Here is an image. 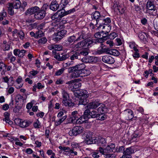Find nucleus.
I'll use <instances>...</instances> for the list:
<instances>
[{
  "mask_svg": "<svg viewBox=\"0 0 158 158\" xmlns=\"http://www.w3.org/2000/svg\"><path fill=\"white\" fill-rule=\"evenodd\" d=\"M85 65L82 63L70 67L68 69L69 73H72L71 77L73 78L87 76L90 74L89 70L85 69Z\"/></svg>",
  "mask_w": 158,
  "mask_h": 158,
  "instance_id": "f257e3e1",
  "label": "nucleus"
},
{
  "mask_svg": "<svg viewBox=\"0 0 158 158\" xmlns=\"http://www.w3.org/2000/svg\"><path fill=\"white\" fill-rule=\"evenodd\" d=\"M115 145L114 143H111L108 145L105 149L101 147H99L98 149L100 152L104 155L106 158H116L114 154H111L113 152L116 151L115 149Z\"/></svg>",
  "mask_w": 158,
  "mask_h": 158,
  "instance_id": "f03ea898",
  "label": "nucleus"
},
{
  "mask_svg": "<svg viewBox=\"0 0 158 158\" xmlns=\"http://www.w3.org/2000/svg\"><path fill=\"white\" fill-rule=\"evenodd\" d=\"M156 1L154 0H148L146 5V13L151 16L155 17L157 15V11L155 5Z\"/></svg>",
  "mask_w": 158,
  "mask_h": 158,
  "instance_id": "7ed1b4c3",
  "label": "nucleus"
},
{
  "mask_svg": "<svg viewBox=\"0 0 158 158\" xmlns=\"http://www.w3.org/2000/svg\"><path fill=\"white\" fill-rule=\"evenodd\" d=\"M92 42L90 41L89 39H87L85 40H83L75 44V47L76 48H81L87 49L91 47Z\"/></svg>",
  "mask_w": 158,
  "mask_h": 158,
  "instance_id": "20e7f679",
  "label": "nucleus"
},
{
  "mask_svg": "<svg viewBox=\"0 0 158 158\" xmlns=\"http://www.w3.org/2000/svg\"><path fill=\"white\" fill-rule=\"evenodd\" d=\"M83 131V127L80 126H77L70 130L69 132V134L71 136H77L82 133Z\"/></svg>",
  "mask_w": 158,
  "mask_h": 158,
  "instance_id": "39448f33",
  "label": "nucleus"
},
{
  "mask_svg": "<svg viewBox=\"0 0 158 158\" xmlns=\"http://www.w3.org/2000/svg\"><path fill=\"white\" fill-rule=\"evenodd\" d=\"M134 152V150L132 147L127 148L124 150L122 158H131L130 156Z\"/></svg>",
  "mask_w": 158,
  "mask_h": 158,
  "instance_id": "423d86ee",
  "label": "nucleus"
},
{
  "mask_svg": "<svg viewBox=\"0 0 158 158\" xmlns=\"http://www.w3.org/2000/svg\"><path fill=\"white\" fill-rule=\"evenodd\" d=\"M87 110L86 111H85L83 115H82L80 117H79L78 119L75 121V123L77 124H81L85 122L86 120H87L88 117L87 116V114L88 112L87 111Z\"/></svg>",
  "mask_w": 158,
  "mask_h": 158,
  "instance_id": "0eeeda50",
  "label": "nucleus"
},
{
  "mask_svg": "<svg viewBox=\"0 0 158 158\" xmlns=\"http://www.w3.org/2000/svg\"><path fill=\"white\" fill-rule=\"evenodd\" d=\"M18 121L19 122V126L22 128H25L28 127L31 124L32 122L29 120H24L21 122V120L19 119H15V122Z\"/></svg>",
  "mask_w": 158,
  "mask_h": 158,
  "instance_id": "6e6552de",
  "label": "nucleus"
},
{
  "mask_svg": "<svg viewBox=\"0 0 158 158\" xmlns=\"http://www.w3.org/2000/svg\"><path fill=\"white\" fill-rule=\"evenodd\" d=\"M40 8L37 6H35L28 9L25 13L26 15H31L35 14L39 11Z\"/></svg>",
  "mask_w": 158,
  "mask_h": 158,
  "instance_id": "1a4fd4ad",
  "label": "nucleus"
},
{
  "mask_svg": "<svg viewBox=\"0 0 158 158\" xmlns=\"http://www.w3.org/2000/svg\"><path fill=\"white\" fill-rule=\"evenodd\" d=\"M69 57V54L68 53L64 54L61 53L56 55L54 57L58 61H62L65 60Z\"/></svg>",
  "mask_w": 158,
  "mask_h": 158,
  "instance_id": "9d476101",
  "label": "nucleus"
},
{
  "mask_svg": "<svg viewBox=\"0 0 158 158\" xmlns=\"http://www.w3.org/2000/svg\"><path fill=\"white\" fill-rule=\"evenodd\" d=\"M87 92L84 89H78L75 91V95L79 97H88Z\"/></svg>",
  "mask_w": 158,
  "mask_h": 158,
  "instance_id": "9b49d317",
  "label": "nucleus"
},
{
  "mask_svg": "<svg viewBox=\"0 0 158 158\" xmlns=\"http://www.w3.org/2000/svg\"><path fill=\"white\" fill-rule=\"evenodd\" d=\"M102 60L104 63L112 64L114 62V60L111 56H105L102 57Z\"/></svg>",
  "mask_w": 158,
  "mask_h": 158,
  "instance_id": "f8f14e48",
  "label": "nucleus"
},
{
  "mask_svg": "<svg viewBox=\"0 0 158 158\" xmlns=\"http://www.w3.org/2000/svg\"><path fill=\"white\" fill-rule=\"evenodd\" d=\"M46 14V13L44 11L40 9L39 11L35 14L34 17L37 19H41L45 17Z\"/></svg>",
  "mask_w": 158,
  "mask_h": 158,
  "instance_id": "ddd939ff",
  "label": "nucleus"
},
{
  "mask_svg": "<svg viewBox=\"0 0 158 158\" xmlns=\"http://www.w3.org/2000/svg\"><path fill=\"white\" fill-rule=\"evenodd\" d=\"M87 111L88 112L87 115L86 116L88 117V119L91 118H97V116L98 114L97 112L95 111H90V110L89 109H87L85 110V111Z\"/></svg>",
  "mask_w": 158,
  "mask_h": 158,
  "instance_id": "4468645a",
  "label": "nucleus"
},
{
  "mask_svg": "<svg viewBox=\"0 0 158 158\" xmlns=\"http://www.w3.org/2000/svg\"><path fill=\"white\" fill-rule=\"evenodd\" d=\"M101 103L95 101L90 102L87 106L88 109H95L100 106Z\"/></svg>",
  "mask_w": 158,
  "mask_h": 158,
  "instance_id": "2eb2a0df",
  "label": "nucleus"
},
{
  "mask_svg": "<svg viewBox=\"0 0 158 158\" xmlns=\"http://www.w3.org/2000/svg\"><path fill=\"white\" fill-rule=\"evenodd\" d=\"M72 117L71 118V121L72 123H75V121L78 119L79 117L80 116L79 114L77 111H75L73 112L72 113Z\"/></svg>",
  "mask_w": 158,
  "mask_h": 158,
  "instance_id": "dca6fc26",
  "label": "nucleus"
},
{
  "mask_svg": "<svg viewBox=\"0 0 158 158\" xmlns=\"http://www.w3.org/2000/svg\"><path fill=\"white\" fill-rule=\"evenodd\" d=\"M59 7V5L56 1H52L50 6V9L55 11L57 10Z\"/></svg>",
  "mask_w": 158,
  "mask_h": 158,
  "instance_id": "f3484780",
  "label": "nucleus"
},
{
  "mask_svg": "<svg viewBox=\"0 0 158 158\" xmlns=\"http://www.w3.org/2000/svg\"><path fill=\"white\" fill-rule=\"evenodd\" d=\"M96 142L95 143H97L98 145L103 146L106 145V143L105 139L99 137L97 139H95Z\"/></svg>",
  "mask_w": 158,
  "mask_h": 158,
  "instance_id": "a211bd4d",
  "label": "nucleus"
},
{
  "mask_svg": "<svg viewBox=\"0 0 158 158\" xmlns=\"http://www.w3.org/2000/svg\"><path fill=\"white\" fill-rule=\"evenodd\" d=\"M78 56H79V60L83 59L84 56L87 55L88 52L86 50L83 49L80 51H77Z\"/></svg>",
  "mask_w": 158,
  "mask_h": 158,
  "instance_id": "6ab92c4d",
  "label": "nucleus"
},
{
  "mask_svg": "<svg viewBox=\"0 0 158 158\" xmlns=\"http://www.w3.org/2000/svg\"><path fill=\"white\" fill-rule=\"evenodd\" d=\"M126 118L127 120H131L133 117V113L131 110H128L126 111Z\"/></svg>",
  "mask_w": 158,
  "mask_h": 158,
  "instance_id": "aec40b11",
  "label": "nucleus"
},
{
  "mask_svg": "<svg viewBox=\"0 0 158 158\" xmlns=\"http://www.w3.org/2000/svg\"><path fill=\"white\" fill-rule=\"evenodd\" d=\"M138 36L141 40L144 42H147L148 37L147 34L144 32H141L138 34Z\"/></svg>",
  "mask_w": 158,
  "mask_h": 158,
  "instance_id": "412c9836",
  "label": "nucleus"
},
{
  "mask_svg": "<svg viewBox=\"0 0 158 158\" xmlns=\"http://www.w3.org/2000/svg\"><path fill=\"white\" fill-rule=\"evenodd\" d=\"M100 106L97 110L98 112L101 113H104L107 112V109L105 105L101 103Z\"/></svg>",
  "mask_w": 158,
  "mask_h": 158,
  "instance_id": "4be33fe9",
  "label": "nucleus"
},
{
  "mask_svg": "<svg viewBox=\"0 0 158 158\" xmlns=\"http://www.w3.org/2000/svg\"><path fill=\"white\" fill-rule=\"evenodd\" d=\"M108 49V48H103L102 47L98 48L96 52V53L98 55H100L105 53L107 54Z\"/></svg>",
  "mask_w": 158,
  "mask_h": 158,
  "instance_id": "5701e85b",
  "label": "nucleus"
},
{
  "mask_svg": "<svg viewBox=\"0 0 158 158\" xmlns=\"http://www.w3.org/2000/svg\"><path fill=\"white\" fill-rule=\"evenodd\" d=\"M10 4L14 8L16 9H18L21 6V2L19 0H16L13 3Z\"/></svg>",
  "mask_w": 158,
  "mask_h": 158,
  "instance_id": "b1692460",
  "label": "nucleus"
},
{
  "mask_svg": "<svg viewBox=\"0 0 158 158\" xmlns=\"http://www.w3.org/2000/svg\"><path fill=\"white\" fill-rule=\"evenodd\" d=\"M87 97H80L78 104L86 105L89 102V100L87 99Z\"/></svg>",
  "mask_w": 158,
  "mask_h": 158,
  "instance_id": "393cba45",
  "label": "nucleus"
},
{
  "mask_svg": "<svg viewBox=\"0 0 158 158\" xmlns=\"http://www.w3.org/2000/svg\"><path fill=\"white\" fill-rule=\"evenodd\" d=\"M107 54L117 56L119 55V52L116 49L109 48Z\"/></svg>",
  "mask_w": 158,
  "mask_h": 158,
  "instance_id": "a878e982",
  "label": "nucleus"
},
{
  "mask_svg": "<svg viewBox=\"0 0 158 158\" xmlns=\"http://www.w3.org/2000/svg\"><path fill=\"white\" fill-rule=\"evenodd\" d=\"M60 12V10H58L57 12L51 16V19L52 20H55L56 21L59 22L61 20V19L60 18V16L58 14V13Z\"/></svg>",
  "mask_w": 158,
  "mask_h": 158,
  "instance_id": "bb28decb",
  "label": "nucleus"
},
{
  "mask_svg": "<svg viewBox=\"0 0 158 158\" xmlns=\"http://www.w3.org/2000/svg\"><path fill=\"white\" fill-rule=\"evenodd\" d=\"M80 40L85 39L88 37L86 33L83 31L79 32Z\"/></svg>",
  "mask_w": 158,
  "mask_h": 158,
  "instance_id": "cd10ccee",
  "label": "nucleus"
},
{
  "mask_svg": "<svg viewBox=\"0 0 158 158\" xmlns=\"http://www.w3.org/2000/svg\"><path fill=\"white\" fill-rule=\"evenodd\" d=\"M85 62L86 63H92L95 62V58L94 57L91 56H89L85 57Z\"/></svg>",
  "mask_w": 158,
  "mask_h": 158,
  "instance_id": "c85d7f7f",
  "label": "nucleus"
},
{
  "mask_svg": "<svg viewBox=\"0 0 158 158\" xmlns=\"http://www.w3.org/2000/svg\"><path fill=\"white\" fill-rule=\"evenodd\" d=\"M76 41L75 35H73L69 37L67 39V40L66 41L67 42L66 44H72L73 42Z\"/></svg>",
  "mask_w": 158,
  "mask_h": 158,
  "instance_id": "c756f323",
  "label": "nucleus"
},
{
  "mask_svg": "<svg viewBox=\"0 0 158 158\" xmlns=\"http://www.w3.org/2000/svg\"><path fill=\"white\" fill-rule=\"evenodd\" d=\"M90 41L92 42V44L93 43L95 44H97L98 43H101V45H102V43L105 41L103 39V38H99L97 39H93L92 40H90Z\"/></svg>",
  "mask_w": 158,
  "mask_h": 158,
  "instance_id": "7c9ffc66",
  "label": "nucleus"
},
{
  "mask_svg": "<svg viewBox=\"0 0 158 158\" xmlns=\"http://www.w3.org/2000/svg\"><path fill=\"white\" fill-rule=\"evenodd\" d=\"M62 102L63 104L65 106L72 107L75 105V104L74 103L68 102L67 99H63Z\"/></svg>",
  "mask_w": 158,
  "mask_h": 158,
  "instance_id": "2f4dec72",
  "label": "nucleus"
},
{
  "mask_svg": "<svg viewBox=\"0 0 158 158\" xmlns=\"http://www.w3.org/2000/svg\"><path fill=\"white\" fill-rule=\"evenodd\" d=\"M66 118L67 116L66 115H64V116H63L62 118H60L58 121H55V125L56 126H58L60 125L61 123L66 119Z\"/></svg>",
  "mask_w": 158,
  "mask_h": 158,
  "instance_id": "473e14b6",
  "label": "nucleus"
},
{
  "mask_svg": "<svg viewBox=\"0 0 158 158\" xmlns=\"http://www.w3.org/2000/svg\"><path fill=\"white\" fill-rule=\"evenodd\" d=\"M101 32H102L103 33L101 34L102 37L101 38H103V39L104 40H106L108 39V31H101Z\"/></svg>",
  "mask_w": 158,
  "mask_h": 158,
  "instance_id": "72a5a7b5",
  "label": "nucleus"
},
{
  "mask_svg": "<svg viewBox=\"0 0 158 158\" xmlns=\"http://www.w3.org/2000/svg\"><path fill=\"white\" fill-rule=\"evenodd\" d=\"M79 56L78 54L77 51L75 52L74 53L70 56V59L71 60H74L75 59H78L79 60Z\"/></svg>",
  "mask_w": 158,
  "mask_h": 158,
  "instance_id": "f704fd0d",
  "label": "nucleus"
},
{
  "mask_svg": "<svg viewBox=\"0 0 158 158\" xmlns=\"http://www.w3.org/2000/svg\"><path fill=\"white\" fill-rule=\"evenodd\" d=\"M10 114L7 112H5L4 114V118L3 119V121H5L6 123H8L9 121L10 120L9 118Z\"/></svg>",
  "mask_w": 158,
  "mask_h": 158,
  "instance_id": "c9c22d12",
  "label": "nucleus"
},
{
  "mask_svg": "<svg viewBox=\"0 0 158 158\" xmlns=\"http://www.w3.org/2000/svg\"><path fill=\"white\" fill-rule=\"evenodd\" d=\"M105 18V17L104 16L100 15L96 21L97 23H98L100 24V26H102V23L104 22Z\"/></svg>",
  "mask_w": 158,
  "mask_h": 158,
  "instance_id": "e433bc0d",
  "label": "nucleus"
},
{
  "mask_svg": "<svg viewBox=\"0 0 158 158\" xmlns=\"http://www.w3.org/2000/svg\"><path fill=\"white\" fill-rule=\"evenodd\" d=\"M96 142L95 139L93 140L92 138L89 139H85V143L88 144H90L92 143H95Z\"/></svg>",
  "mask_w": 158,
  "mask_h": 158,
  "instance_id": "4c0bfd02",
  "label": "nucleus"
},
{
  "mask_svg": "<svg viewBox=\"0 0 158 158\" xmlns=\"http://www.w3.org/2000/svg\"><path fill=\"white\" fill-rule=\"evenodd\" d=\"M103 113H101V114H98L97 118L98 119L100 120H103L105 119L106 118V116Z\"/></svg>",
  "mask_w": 158,
  "mask_h": 158,
  "instance_id": "58836bf2",
  "label": "nucleus"
},
{
  "mask_svg": "<svg viewBox=\"0 0 158 158\" xmlns=\"http://www.w3.org/2000/svg\"><path fill=\"white\" fill-rule=\"evenodd\" d=\"M44 35L43 32L40 30H38L36 32V35L35 38H38L41 37L43 36Z\"/></svg>",
  "mask_w": 158,
  "mask_h": 158,
  "instance_id": "ea45409f",
  "label": "nucleus"
},
{
  "mask_svg": "<svg viewBox=\"0 0 158 158\" xmlns=\"http://www.w3.org/2000/svg\"><path fill=\"white\" fill-rule=\"evenodd\" d=\"M117 36V35L116 33L112 32L110 33L109 35L108 34L107 36L108 39H110L111 40H113Z\"/></svg>",
  "mask_w": 158,
  "mask_h": 158,
  "instance_id": "a19ab883",
  "label": "nucleus"
},
{
  "mask_svg": "<svg viewBox=\"0 0 158 158\" xmlns=\"http://www.w3.org/2000/svg\"><path fill=\"white\" fill-rule=\"evenodd\" d=\"M24 99L23 96L20 94L17 95L15 97V100L16 102H19L23 101Z\"/></svg>",
  "mask_w": 158,
  "mask_h": 158,
  "instance_id": "79ce46f5",
  "label": "nucleus"
},
{
  "mask_svg": "<svg viewBox=\"0 0 158 158\" xmlns=\"http://www.w3.org/2000/svg\"><path fill=\"white\" fill-rule=\"evenodd\" d=\"M64 8V7H63L61 9H60L59 10H60V11H61L60 14H59L60 16V18L61 19L63 17L66 15L65 10L63 9Z\"/></svg>",
  "mask_w": 158,
  "mask_h": 158,
  "instance_id": "37998d69",
  "label": "nucleus"
},
{
  "mask_svg": "<svg viewBox=\"0 0 158 158\" xmlns=\"http://www.w3.org/2000/svg\"><path fill=\"white\" fill-rule=\"evenodd\" d=\"M81 86V84L79 82H75L73 83L72 87L73 89H77Z\"/></svg>",
  "mask_w": 158,
  "mask_h": 158,
  "instance_id": "c03bdc74",
  "label": "nucleus"
},
{
  "mask_svg": "<svg viewBox=\"0 0 158 158\" xmlns=\"http://www.w3.org/2000/svg\"><path fill=\"white\" fill-rule=\"evenodd\" d=\"M14 8L13 6H12L10 4L9 5V6L8 8V11L9 14L11 15H13L14 14V11L13 10V9Z\"/></svg>",
  "mask_w": 158,
  "mask_h": 158,
  "instance_id": "a18cd8bd",
  "label": "nucleus"
},
{
  "mask_svg": "<svg viewBox=\"0 0 158 158\" xmlns=\"http://www.w3.org/2000/svg\"><path fill=\"white\" fill-rule=\"evenodd\" d=\"M100 16V13L98 11H95L93 15V18H94L95 19H96V21L99 18V16Z\"/></svg>",
  "mask_w": 158,
  "mask_h": 158,
  "instance_id": "49530a36",
  "label": "nucleus"
},
{
  "mask_svg": "<svg viewBox=\"0 0 158 158\" xmlns=\"http://www.w3.org/2000/svg\"><path fill=\"white\" fill-rule=\"evenodd\" d=\"M47 40L46 38L43 37L40 39L38 41V44H44L46 42Z\"/></svg>",
  "mask_w": 158,
  "mask_h": 158,
  "instance_id": "de8ad7c7",
  "label": "nucleus"
},
{
  "mask_svg": "<svg viewBox=\"0 0 158 158\" xmlns=\"http://www.w3.org/2000/svg\"><path fill=\"white\" fill-rule=\"evenodd\" d=\"M64 70L65 69L64 68H62L56 72L55 75L57 76L61 75L64 72Z\"/></svg>",
  "mask_w": 158,
  "mask_h": 158,
  "instance_id": "09e8293b",
  "label": "nucleus"
},
{
  "mask_svg": "<svg viewBox=\"0 0 158 158\" xmlns=\"http://www.w3.org/2000/svg\"><path fill=\"white\" fill-rule=\"evenodd\" d=\"M62 94L64 99H68L69 98V95L68 93L65 90L63 91Z\"/></svg>",
  "mask_w": 158,
  "mask_h": 158,
  "instance_id": "8fccbe9b",
  "label": "nucleus"
},
{
  "mask_svg": "<svg viewBox=\"0 0 158 158\" xmlns=\"http://www.w3.org/2000/svg\"><path fill=\"white\" fill-rule=\"evenodd\" d=\"M33 125L34 127L36 128H40L41 127L40 123L38 120H37L36 122H35Z\"/></svg>",
  "mask_w": 158,
  "mask_h": 158,
  "instance_id": "3c124183",
  "label": "nucleus"
},
{
  "mask_svg": "<svg viewBox=\"0 0 158 158\" xmlns=\"http://www.w3.org/2000/svg\"><path fill=\"white\" fill-rule=\"evenodd\" d=\"M6 14L4 10H3L2 12L0 13V21H2L4 19V17L6 16Z\"/></svg>",
  "mask_w": 158,
  "mask_h": 158,
  "instance_id": "603ef678",
  "label": "nucleus"
},
{
  "mask_svg": "<svg viewBox=\"0 0 158 158\" xmlns=\"http://www.w3.org/2000/svg\"><path fill=\"white\" fill-rule=\"evenodd\" d=\"M66 31L65 30H63L58 32L57 33L59 35H60L61 37H62L63 38L64 37L65 35L66 34Z\"/></svg>",
  "mask_w": 158,
  "mask_h": 158,
  "instance_id": "864d4df0",
  "label": "nucleus"
},
{
  "mask_svg": "<svg viewBox=\"0 0 158 158\" xmlns=\"http://www.w3.org/2000/svg\"><path fill=\"white\" fill-rule=\"evenodd\" d=\"M26 51L24 50H20L18 56L19 57L22 58L24 55Z\"/></svg>",
  "mask_w": 158,
  "mask_h": 158,
  "instance_id": "5fc2aeb1",
  "label": "nucleus"
},
{
  "mask_svg": "<svg viewBox=\"0 0 158 158\" xmlns=\"http://www.w3.org/2000/svg\"><path fill=\"white\" fill-rule=\"evenodd\" d=\"M111 22V20L109 18H107L105 19V20H104V22L102 23V25H108V24Z\"/></svg>",
  "mask_w": 158,
  "mask_h": 158,
  "instance_id": "6e6d98bb",
  "label": "nucleus"
},
{
  "mask_svg": "<svg viewBox=\"0 0 158 158\" xmlns=\"http://www.w3.org/2000/svg\"><path fill=\"white\" fill-rule=\"evenodd\" d=\"M54 49L57 50V51H60L62 49V47L61 45H54Z\"/></svg>",
  "mask_w": 158,
  "mask_h": 158,
  "instance_id": "4d7b16f0",
  "label": "nucleus"
},
{
  "mask_svg": "<svg viewBox=\"0 0 158 158\" xmlns=\"http://www.w3.org/2000/svg\"><path fill=\"white\" fill-rule=\"evenodd\" d=\"M59 148L61 150H62L64 152H67L66 151H68L69 149V147H63L61 146H60L59 147Z\"/></svg>",
  "mask_w": 158,
  "mask_h": 158,
  "instance_id": "13d9d810",
  "label": "nucleus"
},
{
  "mask_svg": "<svg viewBox=\"0 0 158 158\" xmlns=\"http://www.w3.org/2000/svg\"><path fill=\"white\" fill-rule=\"evenodd\" d=\"M18 36L21 39H23L24 36V34L23 32L20 31L18 33Z\"/></svg>",
  "mask_w": 158,
  "mask_h": 158,
  "instance_id": "bf43d9fd",
  "label": "nucleus"
},
{
  "mask_svg": "<svg viewBox=\"0 0 158 158\" xmlns=\"http://www.w3.org/2000/svg\"><path fill=\"white\" fill-rule=\"evenodd\" d=\"M53 100H51L49 102L48 104V109L50 111H51L53 110V105L52 104V102Z\"/></svg>",
  "mask_w": 158,
  "mask_h": 158,
  "instance_id": "052dcab7",
  "label": "nucleus"
},
{
  "mask_svg": "<svg viewBox=\"0 0 158 158\" xmlns=\"http://www.w3.org/2000/svg\"><path fill=\"white\" fill-rule=\"evenodd\" d=\"M48 7L49 6L47 4H44L43 5L40 10H41L44 11L46 12V10Z\"/></svg>",
  "mask_w": 158,
  "mask_h": 158,
  "instance_id": "680f3d73",
  "label": "nucleus"
},
{
  "mask_svg": "<svg viewBox=\"0 0 158 158\" xmlns=\"http://www.w3.org/2000/svg\"><path fill=\"white\" fill-rule=\"evenodd\" d=\"M102 32H96L94 35V37L96 38H101L102 37L101 34Z\"/></svg>",
  "mask_w": 158,
  "mask_h": 158,
  "instance_id": "e2e57ef3",
  "label": "nucleus"
},
{
  "mask_svg": "<svg viewBox=\"0 0 158 158\" xmlns=\"http://www.w3.org/2000/svg\"><path fill=\"white\" fill-rule=\"evenodd\" d=\"M33 104V103L32 102L28 103L26 106L27 109L28 110H30L32 107Z\"/></svg>",
  "mask_w": 158,
  "mask_h": 158,
  "instance_id": "0e129e2a",
  "label": "nucleus"
},
{
  "mask_svg": "<svg viewBox=\"0 0 158 158\" xmlns=\"http://www.w3.org/2000/svg\"><path fill=\"white\" fill-rule=\"evenodd\" d=\"M76 81V80L75 79L72 80L71 81L67 82L66 83V84L69 85L70 86V87H72V86L73 85V83H74L75 81Z\"/></svg>",
  "mask_w": 158,
  "mask_h": 158,
  "instance_id": "69168bd1",
  "label": "nucleus"
},
{
  "mask_svg": "<svg viewBox=\"0 0 158 158\" xmlns=\"http://www.w3.org/2000/svg\"><path fill=\"white\" fill-rule=\"evenodd\" d=\"M38 73V72L37 70H35L32 69V71L30 72V73L32 76H34L37 74Z\"/></svg>",
  "mask_w": 158,
  "mask_h": 158,
  "instance_id": "338daca9",
  "label": "nucleus"
},
{
  "mask_svg": "<svg viewBox=\"0 0 158 158\" xmlns=\"http://www.w3.org/2000/svg\"><path fill=\"white\" fill-rule=\"evenodd\" d=\"M98 154L99 152H94L92 155V156L94 158H98L100 157Z\"/></svg>",
  "mask_w": 158,
  "mask_h": 158,
  "instance_id": "774afa93",
  "label": "nucleus"
}]
</instances>
